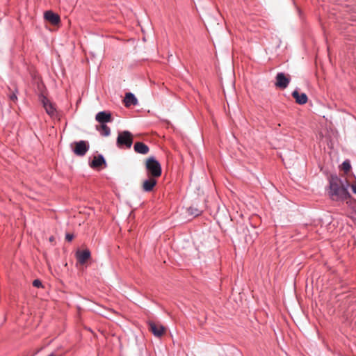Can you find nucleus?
<instances>
[{"label":"nucleus","instance_id":"24","mask_svg":"<svg viewBox=\"0 0 356 356\" xmlns=\"http://www.w3.org/2000/svg\"><path fill=\"white\" fill-rule=\"evenodd\" d=\"M355 213H356V207H355Z\"/></svg>","mask_w":356,"mask_h":356},{"label":"nucleus","instance_id":"5","mask_svg":"<svg viewBox=\"0 0 356 356\" xmlns=\"http://www.w3.org/2000/svg\"><path fill=\"white\" fill-rule=\"evenodd\" d=\"M40 100L41 102V104H42V106L45 109L46 113L50 117H54L56 113L55 105L52 102H51L46 96H44L42 94L40 95Z\"/></svg>","mask_w":356,"mask_h":356},{"label":"nucleus","instance_id":"19","mask_svg":"<svg viewBox=\"0 0 356 356\" xmlns=\"http://www.w3.org/2000/svg\"><path fill=\"white\" fill-rule=\"evenodd\" d=\"M188 213H189L191 215H192V216H193L196 217V216H200V215L201 214L202 211H200V210H199L198 209H197V208H195V207H189V208H188Z\"/></svg>","mask_w":356,"mask_h":356},{"label":"nucleus","instance_id":"11","mask_svg":"<svg viewBox=\"0 0 356 356\" xmlns=\"http://www.w3.org/2000/svg\"><path fill=\"white\" fill-rule=\"evenodd\" d=\"M76 257L80 264H84L90 258L91 253L88 249L84 250H78L76 252Z\"/></svg>","mask_w":356,"mask_h":356},{"label":"nucleus","instance_id":"2","mask_svg":"<svg viewBox=\"0 0 356 356\" xmlns=\"http://www.w3.org/2000/svg\"><path fill=\"white\" fill-rule=\"evenodd\" d=\"M145 169L147 176L159 178L162 173L161 165L154 156L147 159Z\"/></svg>","mask_w":356,"mask_h":356},{"label":"nucleus","instance_id":"21","mask_svg":"<svg viewBox=\"0 0 356 356\" xmlns=\"http://www.w3.org/2000/svg\"><path fill=\"white\" fill-rule=\"evenodd\" d=\"M73 238H74V235L72 234L67 233L65 234V240L67 241L70 242L72 241Z\"/></svg>","mask_w":356,"mask_h":356},{"label":"nucleus","instance_id":"4","mask_svg":"<svg viewBox=\"0 0 356 356\" xmlns=\"http://www.w3.org/2000/svg\"><path fill=\"white\" fill-rule=\"evenodd\" d=\"M73 145L74 147L72 151L74 154L79 156H85L90 148L89 143L86 140L75 141Z\"/></svg>","mask_w":356,"mask_h":356},{"label":"nucleus","instance_id":"23","mask_svg":"<svg viewBox=\"0 0 356 356\" xmlns=\"http://www.w3.org/2000/svg\"><path fill=\"white\" fill-rule=\"evenodd\" d=\"M53 240H54V237L53 236L50 237L49 241H52Z\"/></svg>","mask_w":356,"mask_h":356},{"label":"nucleus","instance_id":"17","mask_svg":"<svg viewBox=\"0 0 356 356\" xmlns=\"http://www.w3.org/2000/svg\"><path fill=\"white\" fill-rule=\"evenodd\" d=\"M8 90L10 92V93L8 95L9 99L13 102H17V94L18 93L17 88H15L14 90H13L10 88H8Z\"/></svg>","mask_w":356,"mask_h":356},{"label":"nucleus","instance_id":"7","mask_svg":"<svg viewBox=\"0 0 356 356\" xmlns=\"http://www.w3.org/2000/svg\"><path fill=\"white\" fill-rule=\"evenodd\" d=\"M149 330L156 337H161L165 331V327L161 324L156 323L154 321H149L148 323Z\"/></svg>","mask_w":356,"mask_h":356},{"label":"nucleus","instance_id":"15","mask_svg":"<svg viewBox=\"0 0 356 356\" xmlns=\"http://www.w3.org/2000/svg\"><path fill=\"white\" fill-rule=\"evenodd\" d=\"M134 148L136 152L141 154H147L149 151V147L142 142H136Z\"/></svg>","mask_w":356,"mask_h":356},{"label":"nucleus","instance_id":"1","mask_svg":"<svg viewBox=\"0 0 356 356\" xmlns=\"http://www.w3.org/2000/svg\"><path fill=\"white\" fill-rule=\"evenodd\" d=\"M349 183L346 180H342L337 175L332 174L328 177V186L325 188V192L329 198L336 202H343L351 199V195L348 192Z\"/></svg>","mask_w":356,"mask_h":356},{"label":"nucleus","instance_id":"3","mask_svg":"<svg viewBox=\"0 0 356 356\" xmlns=\"http://www.w3.org/2000/svg\"><path fill=\"white\" fill-rule=\"evenodd\" d=\"M133 144V135L129 131H123L118 133L116 140L117 146L120 148H131Z\"/></svg>","mask_w":356,"mask_h":356},{"label":"nucleus","instance_id":"14","mask_svg":"<svg viewBox=\"0 0 356 356\" xmlns=\"http://www.w3.org/2000/svg\"><path fill=\"white\" fill-rule=\"evenodd\" d=\"M124 103L126 107L136 106L138 104V99L133 93L127 92L125 95Z\"/></svg>","mask_w":356,"mask_h":356},{"label":"nucleus","instance_id":"18","mask_svg":"<svg viewBox=\"0 0 356 356\" xmlns=\"http://www.w3.org/2000/svg\"><path fill=\"white\" fill-rule=\"evenodd\" d=\"M351 168L350 162L348 159L345 160L341 164V169L345 173H348Z\"/></svg>","mask_w":356,"mask_h":356},{"label":"nucleus","instance_id":"16","mask_svg":"<svg viewBox=\"0 0 356 356\" xmlns=\"http://www.w3.org/2000/svg\"><path fill=\"white\" fill-rule=\"evenodd\" d=\"M95 129L102 136H108L111 134V129L106 125V124L96 125Z\"/></svg>","mask_w":356,"mask_h":356},{"label":"nucleus","instance_id":"8","mask_svg":"<svg viewBox=\"0 0 356 356\" xmlns=\"http://www.w3.org/2000/svg\"><path fill=\"white\" fill-rule=\"evenodd\" d=\"M156 184L157 178L147 176V178L143 181L142 190L146 193L151 192L153 191Z\"/></svg>","mask_w":356,"mask_h":356},{"label":"nucleus","instance_id":"10","mask_svg":"<svg viewBox=\"0 0 356 356\" xmlns=\"http://www.w3.org/2000/svg\"><path fill=\"white\" fill-rule=\"evenodd\" d=\"M44 18L52 25H57L60 22V16L51 10L44 12Z\"/></svg>","mask_w":356,"mask_h":356},{"label":"nucleus","instance_id":"9","mask_svg":"<svg viewBox=\"0 0 356 356\" xmlns=\"http://www.w3.org/2000/svg\"><path fill=\"white\" fill-rule=\"evenodd\" d=\"M95 120L100 124H106L113 121L111 112L103 111L97 113L95 115Z\"/></svg>","mask_w":356,"mask_h":356},{"label":"nucleus","instance_id":"12","mask_svg":"<svg viewBox=\"0 0 356 356\" xmlns=\"http://www.w3.org/2000/svg\"><path fill=\"white\" fill-rule=\"evenodd\" d=\"M106 166V161L102 154L94 156L93 160L89 163V165L92 168H97L102 165Z\"/></svg>","mask_w":356,"mask_h":356},{"label":"nucleus","instance_id":"22","mask_svg":"<svg viewBox=\"0 0 356 356\" xmlns=\"http://www.w3.org/2000/svg\"><path fill=\"white\" fill-rule=\"evenodd\" d=\"M351 188H352V191L353 192L356 194V182L354 183L353 184H352L351 186Z\"/></svg>","mask_w":356,"mask_h":356},{"label":"nucleus","instance_id":"13","mask_svg":"<svg viewBox=\"0 0 356 356\" xmlns=\"http://www.w3.org/2000/svg\"><path fill=\"white\" fill-rule=\"evenodd\" d=\"M291 95L295 99L296 102L300 105H303L308 101L307 95L305 92L300 93L298 90L293 91Z\"/></svg>","mask_w":356,"mask_h":356},{"label":"nucleus","instance_id":"6","mask_svg":"<svg viewBox=\"0 0 356 356\" xmlns=\"http://www.w3.org/2000/svg\"><path fill=\"white\" fill-rule=\"evenodd\" d=\"M275 79H276L275 86L277 88H281V89L286 88L290 83V81H291L290 76L289 75L286 76L283 72L277 73L275 76Z\"/></svg>","mask_w":356,"mask_h":356},{"label":"nucleus","instance_id":"20","mask_svg":"<svg viewBox=\"0 0 356 356\" xmlns=\"http://www.w3.org/2000/svg\"><path fill=\"white\" fill-rule=\"evenodd\" d=\"M33 286L34 287H36V288H42V287H43L42 282L40 280H38V279H36V280H33Z\"/></svg>","mask_w":356,"mask_h":356}]
</instances>
